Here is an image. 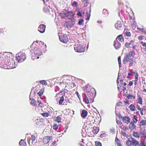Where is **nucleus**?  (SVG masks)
<instances>
[{
    "instance_id": "nucleus-1",
    "label": "nucleus",
    "mask_w": 146,
    "mask_h": 146,
    "mask_svg": "<svg viewBox=\"0 0 146 146\" xmlns=\"http://www.w3.org/2000/svg\"><path fill=\"white\" fill-rule=\"evenodd\" d=\"M31 48L30 50L31 54H34L35 56L36 57V58L35 59H37L39 58V56L41 55H42V53L43 52L41 51V48L37 45H36L35 42H34L31 46Z\"/></svg>"
},
{
    "instance_id": "nucleus-2",
    "label": "nucleus",
    "mask_w": 146,
    "mask_h": 146,
    "mask_svg": "<svg viewBox=\"0 0 146 146\" xmlns=\"http://www.w3.org/2000/svg\"><path fill=\"white\" fill-rule=\"evenodd\" d=\"M26 56L25 53L20 52L16 54V59L19 62L24 61L26 59Z\"/></svg>"
},
{
    "instance_id": "nucleus-3",
    "label": "nucleus",
    "mask_w": 146,
    "mask_h": 146,
    "mask_svg": "<svg viewBox=\"0 0 146 146\" xmlns=\"http://www.w3.org/2000/svg\"><path fill=\"white\" fill-rule=\"evenodd\" d=\"M85 46L84 45L77 44L74 46L75 51L78 52H83L85 50Z\"/></svg>"
},
{
    "instance_id": "nucleus-4",
    "label": "nucleus",
    "mask_w": 146,
    "mask_h": 146,
    "mask_svg": "<svg viewBox=\"0 0 146 146\" xmlns=\"http://www.w3.org/2000/svg\"><path fill=\"white\" fill-rule=\"evenodd\" d=\"M128 140L126 142V145L127 146H133L134 145L135 141V139L131 137L128 138Z\"/></svg>"
},
{
    "instance_id": "nucleus-5",
    "label": "nucleus",
    "mask_w": 146,
    "mask_h": 146,
    "mask_svg": "<svg viewBox=\"0 0 146 146\" xmlns=\"http://www.w3.org/2000/svg\"><path fill=\"white\" fill-rule=\"evenodd\" d=\"M59 39L61 42L64 43H66L68 41V38L66 35H62L59 36Z\"/></svg>"
},
{
    "instance_id": "nucleus-6",
    "label": "nucleus",
    "mask_w": 146,
    "mask_h": 146,
    "mask_svg": "<svg viewBox=\"0 0 146 146\" xmlns=\"http://www.w3.org/2000/svg\"><path fill=\"white\" fill-rule=\"evenodd\" d=\"M46 26L44 24L40 25L38 28V30L41 33H44L45 31Z\"/></svg>"
},
{
    "instance_id": "nucleus-7",
    "label": "nucleus",
    "mask_w": 146,
    "mask_h": 146,
    "mask_svg": "<svg viewBox=\"0 0 146 146\" xmlns=\"http://www.w3.org/2000/svg\"><path fill=\"white\" fill-rule=\"evenodd\" d=\"M52 139V137L50 136L45 137L43 139V142L44 144L48 143L50 140Z\"/></svg>"
},
{
    "instance_id": "nucleus-8",
    "label": "nucleus",
    "mask_w": 146,
    "mask_h": 146,
    "mask_svg": "<svg viewBox=\"0 0 146 146\" xmlns=\"http://www.w3.org/2000/svg\"><path fill=\"white\" fill-rule=\"evenodd\" d=\"M113 46L116 49H118L120 48L121 44L117 40H115L114 42Z\"/></svg>"
},
{
    "instance_id": "nucleus-9",
    "label": "nucleus",
    "mask_w": 146,
    "mask_h": 146,
    "mask_svg": "<svg viewBox=\"0 0 146 146\" xmlns=\"http://www.w3.org/2000/svg\"><path fill=\"white\" fill-rule=\"evenodd\" d=\"M122 23L120 21H117L115 24V27L117 29H119L122 26Z\"/></svg>"
},
{
    "instance_id": "nucleus-10",
    "label": "nucleus",
    "mask_w": 146,
    "mask_h": 146,
    "mask_svg": "<svg viewBox=\"0 0 146 146\" xmlns=\"http://www.w3.org/2000/svg\"><path fill=\"white\" fill-rule=\"evenodd\" d=\"M123 121L127 124H128L130 122V119L127 116H125L122 117Z\"/></svg>"
},
{
    "instance_id": "nucleus-11",
    "label": "nucleus",
    "mask_w": 146,
    "mask_h": 146,
    "mask_svg": "<svg viewBox=\"0 0 146 146\" xmlns=\"http://www.w3.org/2000/svg\"><path fill=\"white\" fill-rule=\"evenodd\" d=\"M73 25V23L72 24L70 22H69V21L66 22L64 24L65 27L67 28H70L72 27Z\"/></svg>"
},
{
    "instance_id": "nucleus-12",
    "label": "nucleus",
    "mask_w": 146,
    "mask_h": 146,
    "mask_svg": "<svg viewBox=\"0 0 146 146\" xmlns=\"http://www.w3.org/2000/svg\"><path fill=\"white\" fill-rule=\"evenodd\" d=\"M87 114L88 112L87 111L85 110H83L82 111V112L81 114V116L82 117L84 118L87 115Z\"/></svg>"
},
{
    "instance_id": "nucleus-13",
    "label": "nucleus",
    "mask_w": 146,
    "mask_h": 146,
    "mask_svg": "<svg viewBox=\"0 0 146 146\" xmlns=\"http://www.w3.org/2000/svg\"><path fill=\"white\" fill-rule=\"evenodd\" d=\"M19 145L20 146H26L27 144L24 140L21 139L19 143Z\"/></svg>"
},
{
    "instance_id": "nucleus-14",
    "label": "nucleus",
    "mask_w": 146,
    "mask_h": 146,
    "mask_svg": "<svg viewBox=\"0 0 146 146\" xmlns=\"http://www.w3.org/2000/svg\"><path fill=\"white\" fill-rule=\"evenodd\" d=\"M141 128L140 130V132L141 134L142 135H145L146 134V129H145L144 127H140Z\"/></svg>"
},
{
    "instance_id": "nucleus-15",
    "label": "nucleus",
    "mask_w": 146,
    "mask_h": 146,
    "mask_svg": "<svg viewBox=\"0 0 146 146\" xmlns=\"http://www.w3.org/2000/svg\"><path fill=\"white\" fill-rule=\"evenodd\" d=\"M49 8H50L49 6L46 5L43 8V11L46 13H49L50 11Z\"/></svg>"
},
{
    "instance_id": "nucleus-16",
    "label": "nucleus",
    "mask_w": 146,
    "mask_h": 146,
    "mask_svg": "<svg viewBox=\"0 0 146 146\" xmlns=\"http://www.w3.org/2000/svg\"><path fill=\"white\" fill-rule=\"evenodd\" d=\"M65 16L67 19H70V18L69 17V16L72 15V13L71 12H68L67 11L65 13Z\"/></svg>"
},
{
    "instance_id": "nucleus-17",
    "label": "nucleus",
    "mask_w": 146,
    "mask_h": 146,
    "mask_svg": "<svg viewBox=\"0 0 146 146\" xmlns=\"http://www.w3.org/2000/svg\"><path fill=\"white\" fill-rule=\"evenodd\" d=\"M131 58H133L135 55V52L134 51H130L129 53H127Z\"/></svg>"
},
{
    "instance_id": "nucleus-18",
    "label": "nucleus",
    "mask_w": 146,
    "mask_h": 146,
    "mask_svg": "<svg viewBox=\"0 0 146 146\" xmlns=\"http://www.w3.org/2000/svg\"><path fill=\"white\" fill-rule=\"evenodd\" d=\"M84 101L86 104H88L89 103V100L86 94H84Z\"/></svg>"
},
{
    "instance_id": "nucleus-19",
    "label": "nucleus",
    "mask_w": 146,
    "mask_h": 146,
    "mask_svg": "<svg viewBox=\"0 0 146 146\" xmlns=\"http://www.w3.org/2000/svg\"><path fill=\"white\" fill-rule=\"evenodd\" d=\"M88 96L90 97H95L96 96V92L92 93V92H89L88 94H87Z\"/></svg>"
},
{
    "instance_id": "nucleus-20",
    "label": "nucleus",
    "mask_w": 146,
    "mask_h": 146,
    "mask_svg": "<svg viewBox=\"0 0 146 146\" xmlns=\"http://www.w3.org/2000/svg\"><path fill=\"white\" fill-rule=\"evenodd\" d=\"M125 56L124 58V61H126L127 62L130 59L129 58L130 57L129 56L127 53H125ZM124 61L123 62V63H124Z\"/></svg>"
},
{
    "instance_id": "nucleus-21",
    "label": "nucleus",
    "mask_w": 146,
    "mask_h": 146,
    "mask_svg": "<svg viewBox=\"0 0 146 146\" xmlns=\"http://www.w3.org/2000/svg\"><path fill=\"white\" fill-rule=\"evenodd\" d=\"M99 131V129L98 128L94 127H93V129L92 130V132L94 134H97Z\"/></svg>"
},
{
    "instance_id": "nucleus-22",
    "label": "nucleus",
    "mask_w": 146,
    "mask_h": 146,
    "mask_svg": "<svg viewBox=\"0 0 146 146\" xmlns=\"http://www.w3.org/2000/svg\"><path fill=\"white\" fill-rule=\"evenodd\" d=\"M134 42L133 40H131L129 42L126 43L125 44V46L126 47L129 48L130 45H132L134 44Z\"/></svg>"
},
{
    "instance_id": "nucleus-23",
    "label": "nucleus",
    "mask_w": 146,
    "mask_h": 146,
    "mask_svg": "<svg viewBox=\"0 0 146 146\" xmlns=\"http://www.w3.org/2000/svg\"><path fill=\"white\" fill-rule=\"evenodd\" d=\"M135 126L133 123L131 122L129 125V128L131 130L135 128Z\"/></svg>"
},
{
    "instance_id": "nucleus-24",
    "label": "nucleus",
    "mask_w": 146,
    "mask_h": 146,
    "mask_svg": "<svg viewBox=\"0 0 146 146\" xmlns=\"http://www.w3.org/2000/svg\"><path fill=\"white\" fill-rule=\"evenodd\" d=\"M117 39L119 41L122 42L124 41V38L122 35H120L117 36L116 39Z\"/></svg>"
},
{
    "instance_id": "nucleus-25",
    "label": "nucleus",
    "mask_w": 146,
    "mask_h": 146,
    "mask_svg": "<svg viewBox=\"0 0 146 146\" xmlns=\"http://www.w3.org/2000/svg\"><path fill=\"white\" fill-rule=\"evenodd\" d=\"M121 134L124 137H126L127 138H129L131 136L130 135H127L126 133L125 132L123 131H121Z\"/></svg>"
},
{
    "instance_id": "nucleus-26",
    "label": "nucleus",
    "mask_w": 146,
    "mask_h": 146,
    "mask_svg": "<svg viewBox=\"0 0 146 146\" xmlns=\"http://www.w3.org/2000/svg\"><path fill=\"white\" fill-rule=\"evenodd\" d=\"M129 108L132 111H134L135 110V106L132 104H131L129 106Z\"/></svg>"
},
{
    "instance_id": "nucleus-27",
    "label": "nucleus",
    "mask_w": 146,
    "mask_h": 146,
    "mask_svg": "<svg viewBox=\"0 0 146 146\" xmlns=\"http://www.w3.org/2000/svg\"><path fill=\"white\" fill-rule=\"evenodd\" d=\"M37 102L35 100H32V101L31 102V104L33 106H37Z\"/></svg>"
},
{
    "instance_id": "nucleus-28",
    "label": "nucleus",
    "mask_w": 146,
    "mask_h": 146,
    "mask_svg": "<svg viewBox=\"0 0 146 146\" xmlns=\"http://www.w3.org/2000/svg\"><path fill=\"white\" fill-rule=\"evenodd\" d=\"M146 121L144 120H142L140 122L139 125H140L141 127V125H146Z\"/></svg>"
},
{
    "instance_id": "nucleus-29",
    "label": "nucleus",
    "mask_w": 146,
    "mask_h": 146,
    "mask_svg": "<svg viewBox=\"0 0 146 146\" xmlns=\"http://www.w3.org/2000/svg\"><path fill=\"white\" fill-rule=\"evenodd\" d=\"M133 135L134 136L137 138H139V134L136 132H134Z\"/></svg>"
},
{
    "instance_id": "nucleus-30",
    "label": "nucleus",
    "mask_w": 146,
    "mask_h": 146,
    "mask_svg": "<svg viewBox=\"0 0 146 146\" xmlns=\"http://www.w3.org/2000/svg\"><path fill=\"white\" fill-rule=\"evenodd\" d=\"M103 13L105 16H107L108 14V12L107 10L104 9L103 11Z\"/></svg>"
},
{
    "instance_id": "nucleus-31",
    "label": "nucleus",
    "mask_w": 146,
    "mask_h": 146,
    "mask_svg": "<svg viewBox=\"0 0 146 146\" xmlns=\"http://www.w3.org/2000/svg\"><path fill=\"white\" fill-rule=\"evenodd\" d=\"M64 100V97L63 96H62L60 98V99L59 101V104L60 105L61 104L62 102H63Z\"/></svg>"
},
{
    "instance_id": "nucleus-32",
    "label": "nucleus",
    "mask_w": 146,
    "mask_h": 146,
    "mask_svg": "<svg viewBox=\"0 0 146 146\" xmlns=\"http://www.w3.org/2000/svg\"><path fill=\"white\" fill-rule=\"evenodd\" d=\"M39 83L43 85H47V84L46 82L44 80H42L39 81Z\"/></svg>"
},
{
    "instance_id": "nucleus-33",
    "label": "nucleus",
    "mask_w": 146,
    "mask_h": 146,
    "mask_svg": "<svg viewBox=\"0 0 146 146\" xmlns=\"http://www.w3.org/2000/svg\"><path fill=\"white\" fill-rule=\"evenodd\" d=\"M118 62L119 67L120 68L121 67V57L119 56L118 58Z\"/></svg>"
},
{
    "instance_id": "nucleus-34",
    "label": "nucleus",
    "mask_w": 146,
    "mask_h": 146,
    "mask_svg": "<svg viewBox=\"0 0 146 146\" xmlns=\"http://www.w3.org/2000/svg\"><path fill=\"white\" fill-rule=\"evenodd\" d=\"M129 61V65L130 66H132V65L133 64V58H131L128 61Z\"/></svg>"
},
{
    "instance_id": "nucleus-35",
    "label": "nucleus",
    "mask_w": 146,
    "mask_h": 146,
    "mask_svg": "<svg viewBox=\"0 0 146 146\" xmlns=\"http://www.w3.org/2000/svg\"><path fill=\"white\" fill-rule=\"evenodd\" d=\"M84 22V20L83 19H80L79 20L78 22V24L80 25H82Z\"/></svg>"
},
{
    "instance_id": "nucleus-36",
    "label": "nucleus",
    "mask_w": 146,
    "mask_h": 146,
    "mask_svg": "<svg viewBox=\"0 0 146 146\" xmlns=\"http://www.w3.org/2000/svg\"><path fill=\"white\" fill-rule=\"evenodd\" d=\"M44 89H41L39 92L38 93V94L39 96L40 97L43 94V91Z\"/></svg>"
},
{
    "instance_id": "nucleus-37",
    "label": "nucleus",
    "mask_w": 146,
    "mask_h": 146,
    "mask_svg": "<svg viewBox=\"0 0 146 146\" xmlns=\"http://www.w3.org/2000/svg\"><path fill=\"white\" fill-rule=\"evenodd\" d=\"M83 1L84 3V6L85 7H86L89 4V2L87 0H86V1L83 0Z\"/></svg>"
},
{
    "instance_id": "nucleus-38",
    "label": "nucleus",
    "mask_w": 146,
    "mask_h": 146,
    "mask_svg": "<svg viewBox=\"0 0 146 146\" xmlns=\"http://www.w3.org/2000/svg\"><path fill=\"white\" fill-rule=\"evenodd\" d=\"M95 144L96 146H102L101 143L99 141H95Z\"/></svg>"
},
{
    "instance_id": "nucleus-39",
    "label": "nucleus",
    "mask_w": 146,
    "mask_h": 146,
    "mask_svg": "<svg viewBox=\"0 0 146 146\" xmlns=\"http://www.w3.org/2000/svg\"><path fill=\"white\" fill-rule=\"evenodd\" d=\"M70 19H71V20L70 21H69L71 23H72V24L73 23V25L75 23V19L74 18L72 17L71 18H70Z\"/></svg>"
},
{
    "instance_id": "nucleus-40",
    "label": "nucleus",
    "mask_w": 146,
    "mask_h": 146,
    "mask_svg": "<svg viewBox=\"0 0 146 146\" xmlns=\"http://www.w3.org/2000/svg\"><path fill=\"white\" fill-rule=\"evenodd\" d=\"M138 103L140 104H142L143 101L142 100V98H141V97H139L138 98Z\"/></svg>"
},
{
    "instance_id": "nucleus-41",
    "label": "nucleus",
    "mask_w": 146,
    "mask_h": 146,
    "mask_svg": "<svg viewBox=\"0 0 146 146\" xmlns=\"http://www.w3.org/2000/svg\"><path fill=\"white\" fill-rule=\"evenodd\" d=\"M60 16H61L62 18L66 19L65 13H60Z\"/></svg>"
},
{
    "instance_id": "nucleus-42",
    "label": "nucleus",
    "mask_w": 146,
    "mask_h": 146,
    "mask_svg": "<svg viewBox=\"0 0 146 146\" xmlns=\"http://www.w3.org/2000/svg\"><path fill=\"white\" fill-rule=\"evenodd\" d=\"M11 53L10 52H6L4 53L3 55L5 56H7L8 57V56H9L10 57L9 55H11Z\"/></svg>"
},
{
    "instance_id": "nucleus-43",
    "label": "nucleus",
    "mask_w": 146,
    "mask_h": 146,
    "mask_svg": "<svg viewBox=\"0 0 146 146\" xmlns=\"http://www.w3.org/2000/svg\"><path fill=\"white\" fill-rule=\"evenodd\" d=\"M134 118L133 119V121L134 123H136L137 121V117L135 115H134Z\"/></svg>"
},
{
    "instance_id": "nucleus-44",
    "label": "nucleus",
    "mask_w": 146,
    "mask_h": 146,
    "mask_svg": "<svg viewBox=\"0 0 146 146\" xmlns=\"http://www.w3.org/2000/svg\"><path fill=\"white\" fill-rule=\"evenodd\" d=\"M58 125L56 124H54L53 126V128L54 129L56 130L58 128Z\"/></svg>"
},
{
    "instance_id": "nucleus-45",
    "label": "nucleus",
    "mask_w": 146,
    "mask_h": 146,
    "mask_svg": "<svg viewBox=\"0 0 146 146\" xmlns=\"http://www.w3.org/2000/svg\"><path fill=\"white\" fill-rule=\"evenodd\" d=\"M135 146H140L139 142L136 140H135V141L134 145Z\"/></svg>"
},
{
    "instance_id": "nucleus-46",
    "label": "nucleus",
    "mask_w": 146,
    "mask_h": 146,
    "mask_svg": "<svg viewBox=\"0 0 146 146\" xmlns=\"http://www.w3.org/2000/svg\"><path fill=\"white\" fill-rule=\"evenodd\" d=\"M61 118L59 116H58L57 117L56 120L58 122H61Z\"/></svg>"
},
{
    "instance_id": "nucleus-47",
    "label": "nucleus",
    "mask_w": 146,
    "mask_h": 146,
    "mask_svg": "<svg viewBox=\"0 0 146 146\" xmlns=\"http://www.w3.org/2000/svg\"><path fill=\"white\" fill-rule=\"evenodd\" d=\"M124 34L125 36H126L128 37H129L131 36V34L130 32H125Z\"/></svg>"
},
{
    "instance_id": "nucleus-48",
    "label": "nucleus",
    "mask_w": 146,
    "mask_h": 146,
    "mask_svg": "<svg viewBox=\"0 0 146 146\" xmlns=\"http://www.w3.org/2000/svg\"><path fill=\"white\" fill-rule=\"evenodd\" d=\"M122 103L121 102H117L116 104V106H122Z\"/></svg>"
},
{
    "instance_id": "nucleus-49",
    "label": "nucleus",
    "mask_w": 146,
    "mask_h": 146,
    "mask_svg": "<svg viewBox=\"0 0 146 146\" xmlns=\"http://www.w3.org/2000/svg\"><path fill=\"white\" fill-rule=\"evenodd\" d=\"M37 103H38V107H42V104L41 102H40L38 100L37 101Z\"/></svg>"
},
{
    "instance_id": "nucleus-50",
    "label": "nucleus",
    "mask_w": 146,
    "mask_h": 146,
    "mask_svg": "<svg viewBox=\"0 0 146 146\" xmlns=\"http://www.w3.org/2000/svg\"><path fill=\"white\" fill-rule=\"evenodd\" d=\"M42 115L45 117H47L49 115L47 113H43L42 114Z\"/></svg>"
},
{
    "instance_id": "nucleus-51",
    "label": "nucleus",
    "mask_w": 146,
    "mask_h": 146,
    "mask_svg": "<svg viewBox=\"0 0 146 146\" xmlns=\"http://www.w3.org/2000/svg\"><path fill=\"white\" fill-rule=\"evenodd\" d=\"M110 131L112 133H115V129L114 128H111L110 129Z\"/></svg>"
},
{
    "instance_id": "nucleus-52",
    "label": "nucleus",
    "mask_w": 146,
    "mask_h": 146,
    "mask_svg": "<svg viewBox=\"0 0 146 146\" xmlns=\"http://www.w3.org/2000/svg\"><path fill=\"white\" fill-rule=\"evenodd\" d=\"M31 139L32 141V142H33L35 140V137L34 135H32L31 136Z\"/></svg>"
},
{
    "instance_id": "nucleus-53",
    "label": "nucleus",
    "mask_w": 146,
    "mask_h": 146,
    "mask_svg": "<svg viewBox=\"0 0 146 146\" xmlns=\"http://www.w3.org/2000/svg\"><path fill=\"white\" fill-rule=\"evenodd\" d=\"M117 145L118 146H122L120 141H116V142Z\"/></svg>"
},
{
    "instance_id": "nucleus-54",
    "label": "nucleus",
    "mask_w": 146,
    "mask_h": 146,
    "mask_svg": "<svg viewBox=\"0 0 146 146\" xmlns=\"http://www.w3.org/2000/svg\"><path fill=\"white\" fill-rule=\"evenodd\" d=\"M132 97H133V95H128L127 96V98L128 99H131L132 98Z\"/></svg>"
},
{
    "instance_id": "nucleus-55",
    "label": "nucleus",
    "mask_w": 146,
    "mask_h": 146,
    "mask_svg": "<svg viewBox=\"0 0 146 146\" xmlns=\"http://www.w3.org/2000/svg\"><path fill=\"white\" fill-rule=\"evenodd\" d=\"M78 3L76 1H74L72 3V5L74 6H77Z\"/></svg>"
},
{
    "instance_id": "nucleus-56",
    "label": "nucleus",
    "mask_w": 146,
    "mask_h": 146,
    "mask_svg": "<svg viewBox=\"0 0 146 146\" xmlns=\"http://www.w3.org/2000/svg\"><path fill=\"white\" fill-rule=\"evenodd\" d=\"M118 115H117V117L119 119H121V118H122V116L121 115V114L119 112H118Z\"/></svg>"
},
{
    "instance_id": "nucleus-57",
    "label": "nucleus",
    "mask_w": 146,
    "mask_h": 146,
    "mask_svg": "<svg viewBox=\"0 0 146 146\" xmlns=\"http://www.w3.org/2000/svg\"><path fill=\"white\" fill-rule=\"evenodd\" d=\"M106 134L104 133H103L100 135V137L101 138H102L103 137H105L106 136Z\"/></svg>"
},
{
    "instance_id": "nucleus-58",
    "label": "nucleus",
    "mask_w": 146,
    "mask_h": 146,
    "mask_svg": "<svg viewBox=\"0 0 146 146\" xmlns=\"http://www.w3.org/2000/svg\"><path fill=\"white\" fill-rule=\"evenodd\" d=\"M94 97H92V98H90V102H91V103H92L94 101Z\"/></svg>"
},
{
    "instance_id": "nucleus-59",
    "label": "nucleus",
    "mask_w": 146,
    "mask_h": 146,
    "mask_svg": "<svg viewBox=\"0 0 146 146\" xmlns=\"http://www.w3.org/2000/svg\"><path fill=\"white\" fill-rule=\"evenodd\" d=\"M77 15L79 16L82 17V15L80 12H78L77 14Z\"/></svg>"
},
{
    "instance_id": "nucleus-60",
    "label": "nucleus",
    "mask_w": 146,
    "mask_h": 146,
    "mask_svg": "<svg viewBox=\"0 0 146 146\" xmlns=\"http://www.w3.org/2000/svg\"><path fill=\"white\" fill-rule=\"evenodd\" d=\"M56 143V141H54L50 145L51 146H54Z\"/></svg>"
},
{
    "instance_id": "nucleus-61",
    "label": "nucleus",
    "mask_w": 146,
    "mask_h": 146,
    "mask_svg": "<svg viewBox=\"0 0 146 146\" xmlns=\"http://www.w3.org/2000/svg\"><path fill=\"white\" fill-rule=\"evenodd\" d=\"M75 94L77 95V96H78V98L80 100V95L79 94L78 92H75Z\"/></svg>"
},
{
    "instance_id": "nucleus-62",
    "label": "nucleus",
    "mask_w": 146,
    "mask_h": 146,
    "mask_svg": "<svg viewBox=\"0 0 146 146\" xmlns=\"http://www.w3.org/2000/svg\"><path fill=\"white\" fill-rule=\"evenodd\" d=\"M4 32V30L3 29L1 28L0 29V33H3Z\"/></svg>"
},
{
    "instance_id": "nucleus-63",
    "label": "nucleus",
    "mask_w": 146,
    "mask_h": 146,
    "mask_svg": "<svg viewBox=\"0 0 146 146\" xmlns=\"http://www.w3.org/2000/svg\"><path fill=\"white\" fill-rule=\"evenodd\" d=\"M123 129L125 130L126 129H128V128L127 127L123 126Z\"/></svg>"
},
{
    "instance_id": "nucleus-64",
    "label": "nucleus",
    "mask_w": 146,
    "mask_h": 146,
    "mask_svg": "<svg viewBox=\"0 0 146 146\" xmlns=\"http://www.w3.org/2000/svg\"><path fill=\"white\" fill-rule=\"evenodd\" d=\"M142 45L145 47V48L146 49V43L145 42H143L142 44Z\"/></svg>"
}]
</instances>
